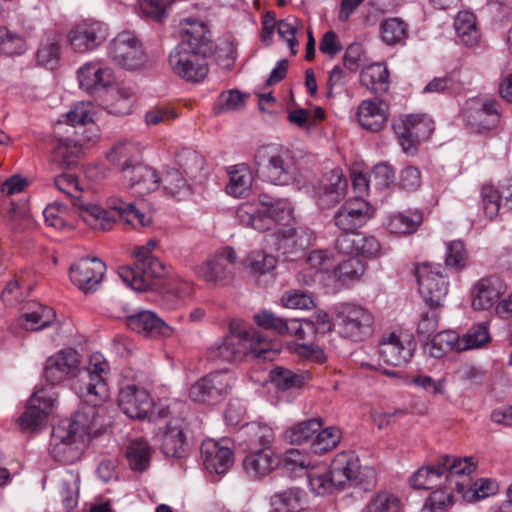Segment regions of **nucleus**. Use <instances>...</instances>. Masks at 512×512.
Returning a JSON list of instances; mask_svg holds the SVG:
<instances>
[{
    "label": "nucleus",
    "instance_id": "1",
    "mask_svg": "<svg viewBox=\"0 0 512 512\" xmlns=\"http://www.w3.org/2000/svg\"><path fill=\"white\" fill-rule=\"evenodd\" d=\"M97 410L83 408L71 419L61 420L52 429L50 455L58 462L72 464L80 459L83 449L97 432Z\"/></svg>",
    "mask_w": 512,
    "mask_h": 512
},
{
    "label": "nucleus",
    "instance_id": "2",
    "mask_svg": "<svg viewBox=\"0 0 512 512\" xmlns=\"http://www.w3.org/2000/svg\"><path fill=\"white\" fill-rule=\"evenodd\" d=\"M75 207L83 221L95 230H110L117 221L134 229L147 227L152 223L150 215L141 212L133 203L125 202L118 196L108 199L106 210L84 200L76 203Z\"/></svg>",
    "mask_w": 512,
    "mask_h": 512
},
{
    "label": "nucleus",
    "instance_id": "3",
    "mask_svg": "<svg viewBox=\"0 0 512 512\" xmlns=\"http://www.w3.org/2000/svg\"><path fill=\"white\" fill-rule=\"evenodd\" d=\"M75 207L83 221L95 230H110L117 221L134 229L147 227L152 223L150 215L141 212L133 203L125 202L118 196L108 199L106 210L84 200L76 203Z\"/></svg>",
    "mask_w": 512,
    "mask_h": 512
},
{
    "label": "nucleus",
    "instance_id": "4",
    "mask_svg": "<svg viewBox=\"0 0 512 512\" xmlns=\"http://www.w3.org/2000/svg\"><path fill=\"white\" fill-rule=\"evenodd\" d=\"M252 354L263 360H272L276 350L256 331L232 332L216 341L207 351V357L215 362L240 361Z\"/></svg>",
    "mask_w": 512,
    "mask_h": 512
},
{
    "label": "nucleus",
    "instance_id": "5",
    "mask_svg": "<svg viewBox=\"0 0 512 512\" xmlns=\"http://www.w3.org/2000/svg\"><path fill=\"white\" fill-rule=\"evenodd\" d=\"M258 175L274 185H289L300 181V170L294 153L281 145L261 146L254 155Z\"/></svg>",
    "mask_w": 512,
    "mask_h": 512
},
{
    "label": "nucleus",
    "instance_id": "6",
    "mask_svg": "<svg viewBox=\"0 0 512 512\" xmlns=\"http://www.w3.org/2000/svg\"><path fill=\"white\" fill-rule=\"evenodd\" d=\"M293 208L287 199L260 194L258 200L241 204L236 210L238 221L261 232L271 230L276 223H288Z\"/></svg>",
    "mask_w": 512,
    "mask_h": 512
},
{
    "label": "nucleus",
    "instance_id": "7",
    "mask_svg": "<svg viewBox=\"0 0 512 512\" xmlns=\"http://www.w3.org/2000/svg\"><path fill=\"white\" fill-rule=\"evenodd\" d=\"M80 379L75 383L74 389L79 398L86 403V408L99 406L108 397L106 378L108 363L100 354L90 357L89 365L84 371L79 370Z\"/></svg>",
    "mask_w": 512,
    "mask_h": 512
},
{
    "label": "nucleus",
    "instance_id": "8",
    "mask_svg": "<svg viewBox=\"0 0 512 512\" xmlns=\"http://www.w3.org/2000/svg\"><path fill=\"white\" fill-rule=\"evenodd\" d=\"M374 317L361 305L342 303L336 307L335 326L341 336L361 341L371 335Z\"/></svg>",
    "mask_w": 512,
    "mask_h": 512
},
{
    "label": "nucleus",
    "instance_id": "9",
    "mask_svg": "<svg viewBox=\"0 0 512 512\" xmlns=\"http://www.w3.org/2000/svg\"><path fill=\"white\" fill-rule=\"evenodd\" d=\"M507 286L503 279L497 275L481 278L472 291V306L476 310H488L495 304L496 313L501 318L512 315V293L508 298L499 301L506 292Z\"/></svg>",
    "mask_w": 512,
    "mask_h": 512
},
{
    "label": "nucleus",
    "instance_id": "10",
    "mask_svg": "<svg viewBox=\"0 0 512 512\" xmlns=\"http://www.w3.org/2000/svg\"><path fill=\"white\" fill-rule=\"evenodd\" d=\"M329 471L337 488H343L346 483L351 486H361L368 490L375 485V471L372 468H361L357 456L353 452H341L333 459Z\"/></svg>",
    "mask_w": 512,
    "mask_h": 512
},
{
    "label": "nucleus",
    "instance_id": "11",
    "mask_svg": "<svg viewBox=\"0 0 512 512\" xmlns=\"http://www.w3.org/2000/svg\"><path fill=\"white\" fill-rule=\"evenodd\" d=\"M237 255L232 247H225L193 268L194 274L202 281L211 284H226L233 277Z\"/></svg>",
    "mask_w": 512,
    "mask_h": 512
},
{
    "label": "nucleus",
    "instance_id": "12",
    "mask_svg": "<svg viewBox=\"0 0 512 512\" xmlns=\"http://www.w3.org/2000/svg\"><path fill=\"white\" fill-rule=\"evenodd\" d=\"M109 57L127 70L141 68L146 62L142 43L131 31H123L113 38L108 46Z\"/></svg>",
    "mask_w": 512,
    "mask_h": 512
},
{
    "label": "nucleus",
    "instance_id": "13",
    "mask_svg": "<svg viewBox=\"0 0 512 512\" xmlns=\"http://www.w3.org/2000/svg\"><path fill=\"white\" fill-rule=\"evenodd\" d=\"M443 271L444 268L440 264L433 266L423 263L416 268L419 292L430 308L441 306L447 295L448 282Z\"/></svg>",
    "mask_w": 512,
    "mask_h": 512
},
{
    "label": "nucleus",
    "instance_id": "14",
    "mask_svg": "<svg viewBox=\"0 0 512 512\" xmlns=\"http://www.w3.org/2000/svg\"><path fill=\"white\" fill-rule=\"evenodd\" d=\"M179 42L174 49L212 53L214 44L207 24L193 17L182 18L178 23Z\"/></svg>",
    "mask_w": 512,
    "mask_h": 512
},
{
    "label": "nucleus",
    "instance_id": "15",
    "mask_svg": "<svg viewBox=\"0 0 512 512\" xmlns=\"http://www.w3.org/2000/svg\"><path fill=\"white\" fill-rule=\"evenodd\" d=\"M348 181L341 169L334 168L325 173L312 187V197L322 208H331L344 199Z\"/></svg>",
    "mask_w": 512,
    "mask_h": 512
},
{
    "label": "nucleus",
    "instance_id": "16",
    "mask_svg": "<svg viewBox=\"0 0 512 512\" xmlns=\"http://www.w3.org/2000/svg\"><path fill=\"white\" fill-rule=\"evenodd\" d=\"M210 53L173 49L169 55V65L181 78L200 82L208 74L207 57Z\"/></svg>",
    "mask_w": 512,
    "mask_h": 512
},
{
    "label": "nucleus",
    "instance_id": "17",
    "mask_svg": "<svg viewBox=\"0 0 512 512\" xmlns=\"http://www.w3.org/2000/svg\"><path fill=\"white\" fill-rule=\"evenodd\" d=\"M165 268L159 260L140 262L134 267L125 266L119 268L118 274L123 282L137 292L150 290L156 281L164 276Z\"/></svg>",
    "mask_w": 512,
    "mask_h": 512
},
{
    "label": "nucleus",
    "instance_id": "18",
    "mask_svg": "<svg viewBox=\"0 0 512 512\" xmlns=\"http://www.w3.org/2000/svg\"><path fill=\"white\" fill-rule=\"evenodd\" d=\"M402 149L407 154H414L418 143L430 136L433 131L432 122L419 115H410L393 123Z\"/></svg>",
    "mask_w": 512,
    "mask_h": 512
},
{
    "label": "nucleus",
    "instance_id": "19",
    "mask_svg": "<svg viewBox=\"0 0 512 512\" xmlns=\"http://www.w3.org/2000/svg\"><path fill=\"white\" fill-rule=\"evenodd\" d=\"M374 214L371 205L361 197L347 200L334 214L333 222L342 232H357Z\"/></svg>",
    "mask_w": 512,
    "mask_h": 512
},
{
    "label": "nucleus",
    "instance_id": "20",
    "mask_svg": "<svg viewBox=\"0 0 512 512\" xmlns=\"http://www.w3.org/2000/svg\"><path fill=\"white\" fill-rule=\"evenodd\" d=\"M80 355L74 349H64L48 357L45 361L43 377L52 386L68 378L77 376Z\"/></svg>",
    "mask_w": 512,
    "mask_h": 512
},
{
    "label": "nucleus",
    "instance_id": "21",
    "mask_svg": "<svg viewBox=\"0 0 512 512\" xmlns=\"http://www.w3.org/2000/svg\"><path fill=\"white\" fill-rule=\"evenodd\" d=\"M118 406L131 419L152 417L155 407L148 391L136 385L121 388L118 396Z\"/></svg>",
    "mask_w": 512,
    "mask_h": 512
},
{
    "label": "nucleus",
    "instance_id": "22",
    "mask_svg": "<svg viewBox=\"0 0 512 512\" xmlns=\"http://www.w3.org/2000/svg\"><path fill=\"white\" fill-rule=\"evenodd\" d=\"M55 394L45 388L34 391L28 401L26 411L20 417V425L24 430H35L40 427L52 412Z\"/></svg>",
    "mask_w": 512,
    "mask_h": 512
},
{
    "label": "nucleus",
    "instance_id": "23",
    "mask_svg": "<svg viewBox=\"0 0 512 512\" xmlns=\"http://www.w3.org/2000/svg\"><path fill=\"white\" fill-rule=\"evenodd\" d=\"M106 265L97 257H85L70 268L71 281L84 293L94 292L101 283Z\"/></svg>",
    "mask_w": 512,
    "mask_h": 512
},
{
    "label": "nucleus",
    "instance_id": "24",
    "mask_svg": "<svg viewBox=\"0 0 512 512\" xmlns=\"http://www.w3.org/2000/svg\"><path fill=\"white\" fill-rule=\"evenodd\" d=\"M106 24L93 21L77 25L68 34L71 48L78 53L93 51L101 46L108 37Z\"/></svg>",
    "mask_w": 512,
    "mask_h": 512
},
{
    "label": "nucleus",
    "instance_id": "25",
    "mask_svg": "<svg viewBox=\"0 0 512 512\" xmlns=\"http://www.w3.org/2000/svg\"><path fill=\"white\" fill-rule=\"evenodd\" d=\"M200 452L203 465L210 473L225 474L234 463L233 452L227 445V440H204Z\"/></svg>",
    "mask_w": 512,
    "mask_h": 512
},
{
    "label": "nucleus",
    "instance_id": "26",
    "mask_svg": "<svg viewBox=\"0 0 512 512\" xmlns=\"http://www.w3.org/2000/svg\"><path fill=\"white\" fill-rule=\"evenodd\" d=\"M499 109V103L493 99L474 102L466 112L467 126L476 133H484L495 128L500 119Z\"/></svg>",
    "mask_w": 512,
    "mask_h": 512
},
{
    "label": "nucleus",
    "instance_id": "27",
    "mask_svg": "<svg viewBox=\"0 0 512 512\" xmlns=\"http://www.w3.org/2000/svg\"><path fill=\"white\" fill-rule=\"evenodd\" d=\"M154 440L160 444L162 452L168 457L180 458L187 451L183 422L180 419H172L164 427H159Z\"/></svg>",
    "mask_w": 512,
    "mask_h": 512
},
{
    "label": "nucleus",
    "instance_id": "28",
    "mask_svg": "<svg viewBox=\"0 0 512 512\" xmlns=\"http://www.w3.org/2000/svg\"><path fill=\"white\" fill-rule=\"evenodd\" d=\"M314 233L306 227H284L278 232L276 249L283 255L292 256L309 247Z\"/></svg>",
    "mask_w": 512,
    "mask_h": 512
},
{
    "label": "nucleus",
    "instance_id": "29",
    "mask_svg": "<svg viewBox=\"0 0 512 512\" xmlns=\"http://www.w3.org/2000/svg\"><path fill=\"white\" fill-rule=\"evenodd\" d=\"M360 125L371 132L380 131L388 118V104L378 98L364 100L358 107Z\"/></svg>",
    "mask_w": 512,
    "mask_h": 512
},
{
    "label": "nucleus",
    "instance_id": "30",
    "mask_svg": "<svg viewBox=\"0 0 512 512\" xmlns=\"http://www.w3.org/2000/svg\"><path fill=\"white\" fill-rule=\"evenodd\" d=\"M122 175L128 186L134 188L139 194L155 191L160 183L157 172L142 164L141 161L130 169L124 168Z\"/></svg>",
    "mask_w": 512,
    "mask_h": 512
},
{
    "label": "nucleus",
    "instance_id": "31",
    "mask_svg": "<svg viewBox=\"0 0 512 512\" xmlns=\"http://www.w3.org/2000/svg\"><path fill=\"white\" fill-rule=\"evenodd\" d=\"M127 326L139 333L149 336H167L170 333L169 327L154 312L141 310L126 317Z\"/></svg>",
    "mask_w": 512,
    "mask_h": 512
},
{
    "label": "nucleus",
    "instance_id": "32",
    "mask_svg": "<svg viewBox=\"0 0 512 512\" xmlns=\"http://www.w3.org/2000/svg\"><path fill=\"white\" fill-rule=\"evenodd\" d=\"M79 85L89 93L108 86L112 81V70L99 62H89L78 70Z\"/></svg>",
    "mask_w": 512,
    "mask_h": 512
},
{
    "label": "nucleus",
    "instance_id": "33",
    "mask_svg": "<svg viewBox=\"0 0 512 512\" xmlns=\"http://www.w3.org/2000/svg\"><path fill=\"white\" fill-rule=\"evenodd\" d=\"M379 354L386 364L396 367L402 366L412 356L411 343L407 342V345H405L397 334L391 333L380 342Z\"/></svg>",
    "mask_w": 512,
    "mask_h": 512
},
{
    "label": "nucleus",
    "instance_id": "34",
    "mask_svg": "<svg viewBox=\"0 0 512 512\" xmlns=\"http://www.w3.org/2000/svg\"><path fill=\"white\" fill-rule=\"evenodd\" d=\"M277 465L278 458L270 447H264L249 453L243 461L245 472L253 478L268 475Z\"/></svg>",
    "mask_w": 512,
    "mask_h": 512
},
{
    "label": "nucleus",
    "instance_id": "35",
    "mask_svg": "<svg viewBox=\"0 0 512 512\" xmlns=\"http://www.w3.org/2000/svg\"><path fill=\"white\" fill-rule=\"evenodd\" d=\"M108 161L117 167L121 173L125 169H130L138 164L142 159L141 147L131 141H123L115 144L112 149L107 153Z\"/></svg>",
    "mask_w": 512,
    "mask_h": 512
},
{
    "label": "nucleus",
    "instance_id": "36",
    "mask_svg": "<svg viewBox=\"0 0 512 512\" xmlns=\"http://www.w3.org/2000/svg\"><path fill=\"white\" fill-rule=\"evenodd\" d=\"M454 28L457 38L462 45L468 48L479 45L481 33L474 13L470 11H460L455 17Z\"/></svg>",
    "mask_w": 512,
    "mask_h": 512
},
{
    "label": "nucleus",
    "instance_id": "37",
    "mask_svg": "<svg viewBox=\"0 0 512 512\" xmlns=\"http://www.w3.org/2000/svg\"><path fill=\"white\" fill-rule=\"evenodd\" d=\"M440 463L444 470L445 483L449 486H455L456 481H462L465 478H470L471 473L476 469L472 458H457L449 455L440 457Z\"/></svg>",
    "mask_w": 512,
    "mask_h": 512
},
{
    "label": "nucleus",
    "instance_id": "38",
    "mask_svg": "<svg viewBox=\"0 0 512 512\" xmlns=\"http://www.w3.org/2000/svg\"><path fill=\"white\" fill-rule=\"evenodd\" d=\"M54 160L63 168H74L82 152L80 138L59 137L56 140Z\"/></svg>",
    "mask_w": 512,
    "mask_h": 512
},
{
    "label": "nucleus",
    "instance_id": "39",
    "mask_svg": "<svg viewBox=\"0 0 512 512\" xmlns=\"http://www.w3.org/2000/svg\"><path fill=\"white\" fill-rule=\"evenodd\" d=\"M497 485L489 479H479L475 482L471 478L455 482V491L461 495L466 502H473L488 497L496 491Z\"/></svg>",
    "mask_w": 512,
    "mask_h": 512
},
{
    "label": "nucleus",
    "instance_id": "40",
    "mask_svg": "<svg viewBox=\"0 0 512 512\" xmlns=\"http://www.w3.org/2000/svg\"><path fill=\"white\" fill-rule=\"evenodd\" d=\"M229 182L226 185L227 194L233 197L245 196L251 189L253 175L250 168L245 164H237L230 167Z\"/></svg>",
    "mask_w": 512,
    "mask_h": 512
},
{
    "label": "nucleus",
    "instance_id": "41",
    "mask_svg": "<svg viewBox=\"0 0 512 512\" xmlns=\"http://www.w3.org/2000/svg\"><path fill=\"white\" fill-rule=\"evenodd\" d=\"M360 83L376 94L386 92L389 85V71L381 63L369 65L361 71Z\"/></svg>",
    "mask_w": 512,
    "mask_h": 512
},
{
    "label": "nucleus",
    "instance_id": "42",
    "mask_svg": "<svg viewBox=\"0 0 512 512\" xmlns=\"http://www.w3.org/2000/svg\"><path fill=\"white\" fill-rule=\"evenodd\" d=\"M55 317V313L50 307L34 303L31 310L22 314L18 319V324L25 330H40L50 325Z\"/></svg>",
    "mask_w": 512,
    "mask_h": 512
},
{
    "label": "nucleus",
    "instance_id": "43",
    "mask_svg": "<svg viewBox=\"0 0 512 512\" xmlns=\"http://www.w3.org/2000/svg\"><path fill=\"white\" fill-rule=\"evenodd\" d=\"M443 478L445 479L444 470L439 459L436 465L419 468L411 476L410 485L414 489L430 490L442 485Z\"/></svg>",
    "mask_w": 512,
    "mask_h": 512
},
{
    "label": "nucleus",
    "instance_id": "44",
    "mask_svg": "<svg viewBox=\"0 0 512 512\" xmlns=\"http://www.w3.org/2000/svg\"><path fill=\"white\" fill-rule=\"evenodd\" d=\"M305 493L299 488H289L275 493L270 503L275 512H299L304 507Z\"/></svg>",
    "mask_w": 512,
    "mask_h": 512
},
{
    "label": "nucleus",
    "instance_id": "45",
    "mask_svg": "<svg viewBox=\"0 0 512 512\" xmlns=\"http://www.w3.org/2000/svg\"><path fill=\"white\" fill-rule=\"evenodd\" d=\"M422 220V215L418 211L397 213L389 216L386 227L390 233L411 234L417 231Z\"/></svg>",
    "mask_w": 512,
    "mask_h": 512
},
{
    "label": "nucleus",
    "instance_id": "46",
    "mask_svg": "<svg viewBox=\"0 0 512 512\" xmlns=\"http://www.w3.org/2000/svg\"><path fill=\"white\" fill-rule=\"evenodd\" d=\"M322 425L320 418L299 422L286 431V439L290 443L298 445L306 442L311 443Z\"/></svg>",
    "mask_w": 512,
    "mask_h": 512
},
{
    "label": "nucleus",
    "instance_id": "47",
    "mask_svg": "<svg viewBox=\"0 0 512 512\" xmlns=\"http://www.w3.org/2000/svg\"><path fill=\"white\" fill-rule=\"evenodd\" d=\"M151 448L143 439H135L126 449L129 466L134 471H144L150 463Z\"/></svg>",
    "mask_w": 512,
    "mask_h": 512
},
{
    "label": "nucleus",
    "instance_id": "48",
    "mask_svg": "<svg viewBox=\"0 0 512 512\" xmlns=\"http://www.w3.org/2000/svg\"><path fill=\"white\" fill-rule=\"evenodd\" d=\"M461 339L452 330H443L433 336L429 344V352L432 357L440 358L447 352L456 349L460 350Z\"/></svg>",
    "mask_w": 512,
    "mask_h": 512
},
{
    "label": "nucleus",
    "instance_id": "49",
    "mask_svg": "<svg viewBox=\"0 0 512 512\" xmlns=\"http://www.w3.org/2000/svg\"><path fill=\"white\" fill-rule=\"evenodd\" d=\"M160 182L164 190L175 198L184 199L191 194L190 185L177 169H167L160 178Z\"/></svg>",
    "mask_w": 512,
    "mask_h": 512
},
{
    "label": "nucleus",
    "instance_id": "50",
    "mask_svg": "<svg viewBox=\"0 0 512 512\" xmlns=\"http://www.w3.org/2000/svg\"><path fill=\"white\" fill-rule=\"evenodd\" d=\"M366 264L359 257H350L334 268L335 277L343 284L359 280L365 273Z\"/></svg>",
    "mask_w": 512,
    "mask_h": 512
},
{
    "label": "nucleus",
    "instance_id": "51",
    "mask_svg": "<svg viewBox=\"0 0 512 512\" xmlns=\"http://www.w3.org/2000/svg\"><path fill=\"white\" fill-rule=\"evenodd\" d=\"M241 433L247 437L251 447H257L258 445L262 448L269 447L270 443L274 439V432L272 428L266 424L258 422H252L244 425L241 429Z\"/></svg>",
    "mask_w": 512,
    "mask_h": 512
},
{
    "label": "nucleus",
    "instance_id": "52",
    "mask_svg": "<svg viewBox=\"0 0 512 512\" xmlns=\"http://www.w3.org/2000/svg\"><path fill=\"white\" fill-rule=\"evenodd\" d=\"M64 117L65 121H59L58 127L61 128L64 124L71 126L75 129L74 134H78L85 125L93 122L90 104L84 102L77 103Z\"/></svg>",
    "mask_w": 512,
    "mask_h": 512
},
{
    "label": "nucleus",
    "instance_id": "53",
    "mask_svg": "<svg viewBox=\"0 0 512 512\" xmlns=\"http://www.w3.org/2000/svg\"><path fill=\"white\" fill-rule=\"evenodd\" d=\"M205 377L210 393L212 394V397L215 398L216 402L224 399L229 393L233 383L232 374L228 371L220 370L212 372Z\"/></svg>",
    "mask_w": 512,
    "mask_h": 512
},
{
    "label": "nucleus",
    "instance_id": "54",
    "mask_svg": "<svg viewBox=\"0 0 512 512\" xmlns=\"http://www.w3.org/2000/svg\"><path fill=\"white\" fill-rule=\"evenodd\" d=\"M277 260L273 255L262 251L251 252L243 261L244 267L253 275L260 276L272 271Z\"/></svg>",
    "mask_w": 512,
    "mask_h": 512
},
{
    "label": "nucleus",
    "instance_id": "55",
    "mask_svg": "<svg viewBox=\"0 0 512 512\" xmlns=\"http://www.w3.org/2000/svg\"><path fill=\"white\" fill-rule=\"evenodd\" d=\"M408 25L400 18H388L381 23V38L387 45L401 43L407 37Z\"/></svg>",
    "mask_w": 512,
    "mask_h": 512
},
{
    "label": "nucleus",
    "instance_id": "56",
    "mask_svg": "<svg viewBox=\"0 0 512 512\" xmlns=\"http://www.w3.org/2000/svg\"><path fill=\"white\" fill-rule=\"evenodd\" d=\"M270 379L278 390L283 391L300 388L305 381L303 375L283 367H275L271 370Z\"/></svg>",
    "mask_w": 512,
    "mask_h": 512
},
{
    "label": "nucleus",
    "instance_id": "57",
    "mask_svg": "<svg viewBox=\"0 0 512 512\" xmlns=\"http://www.w3.org/2000/svg\"><path fill=\"white\" fill-rule=\"evenodd\" d=\"M341 435L337 428L329 427L326 429H320L313 441L311 442L310 448L314 454H323L334 449L340 442Z\"/></svg>",
    "mask_w": 512,
    "mask_h": 512
},
{
    "label": "nucleus",
    "instance_id": "58",
    "mask_svg": "<svg viewBox=\"0 0 512 512\" xmlns=\"http://www.w3.org/2000/svg\"><path fill=\"white\" fill-rule=\"evenodd\" d=\"M79 476L73 472H66L60 482V494L66 509H73L78 502Z\"/></svg>",
    "mask_w": 512,
    "mask_h": 512
},
{
    "label": "nucleus",
    "instance_id": "59",
    "mask_svg": "<svg viewBox=\"0 0 512 512\" xmlns=\"http://www.w3.org/2000/svg\"><path fill=\"white\" fill-rule=\"evenodd\" d=\"M439 486L440 488L430 494L424 506L431 512H442L453 504L451 491L455 490V486H449L448 483H445L444 488L441 485Z\"/></svg>",
    "mask_w": 512,
    "mask_h": 512
},
{
    "label": "nucleus",
    "instance_id": "60",
    "mask_svg": "<svg viewBox=\"0 0 512 512\" xmlns=\"http://www.w3.org/2000/svg\"><path fill=\"white\" fill-rule=\"evenodd\" d=\"M490 341L488 329L484 323L471 327L460 342V350L479 348Z\"/></svg>",
    "mask_w": 512,
    "mask_h": 512
},
{
    "label": "nucleus",
    "instance_id": "61",
    "mask_svg": "<svg viewBox=\"0 0 512 512\" xmlns=\"http://www.w3.org/2000/svg\"><path fill=\"white\" fill-rule=\"evenodd\" d=\"M247 95L237 89L222 92L215 104V111L223 113L226 111L240 110L245 106Z\"/></svg>",
    "mask_w": 512,
    "mask_h": 512
},
{
    "label": "nucleus",
    "instance_id": "62",
    "mask_svg": "<svg viewBox=\"0 0 512 512\" xmlns=\"http://www.w3.org/2000/svg\"><path fill=\"white\" fill-rule=\"evenodd\" d=\"M54 183L59 191L71 198L74 206L83 200L79 182L73 174L63 173L55 177Z\"/></svg>",
    "mask_w": 512,
    "mask_h": 512
},
{
    "label": "nucleus",
    "instance_id": "63",
    "mask_svg": "<svg viewBox=\"0 0 512 512\" xmlns=\"http://www.w3.org/2000/svg\"><path fill=\"white\" fill-rule=\"evenodd\" d=\"M368 512H401V501L393 494L382 492L367 505Z\"/></svg>",
    "mask_w": 512,
    "mask_h": 512
},
{
    "label": "nucleus",
    "instance_id": "64",
    "mask_svg": "<svg viewBox=\"0 0 512 512\" xmlns=\"http://www.w3.org/2000/svg\"><path fill=\"white\" fill-rule=\"evenodd\" d=\"M483 210L489 219H494L500 210L501 194L492 185L485 184L481 189Z\"/></svg>",
    "mask_w": 512,
    "mask_h": 512
}]
</instances>
